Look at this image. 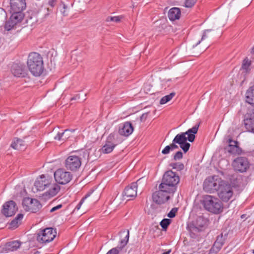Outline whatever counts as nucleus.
I'll use <instances>...</instances> for the list:
<instances>
[{
  "instance_id": "nucleus-1",
  "label": "nucleus",
  "mask_w": 254,
  "mask_h": 254,
  "mask_svg": "<svg viewBox=\"0 0 254 254\" xmlns=\"http://www.w3.org/2000/svg\"><path fill=\"white\" fill-rule=\"evenodd\" d=\"M199 125L200 123L196 124L192 128L189 129L187 131L177 134L175 136L174 138L176 139V141L178 142L180 148L185 153L189 151L190 147V144L188 142L187 140L190 142L194 141L195 138V134L197 132Z\"/></svg>"
},
{
  "instance_id": "nucleus-2",
  "label": "nucleus",
  "mask_w": 254,
  "mask_h": 254,
  "mask_svg": "<svg viewBox=\"0 0 254 254\" xmlns=\"http://www.w3.org/2000/svg\"><path fill=\"white\" fill-rule=\"evenodd\" d=\"M27 64L29 71L35 76H39L43 73V59L39 54L35 52L31 53L28 57Z\"/></svg>"
},
{
  "instance_id": "nucleus-3",
  "label": "nucleus",
  "mask_w": 254,
  "mask_h": 254,
  "mask_svg": "<svg viewBox=\"0 0 254 254\" xmlns=\"http://www.w3.org/2000/svg\"><path fill=\"white\" fill-rule=\"evenodd\" d=\"M180 182L179 175L172 170L165 172L163 176L161 185V188L165 187L174 193L177 190V185Z\"/></svg>"
},
{
  "instance_id": "nucleus-4",
  "label": "nucleus",
  "mask_w": 254,
  "mask_h": 254,
  "mask_svg": "<svg viewBox=\"0 0 254 254\" xmlns=\"http://www.w3.org/2000/svg\"><path fill=\"white\" fill-rule=\"evenodd\" d=\"M202 204L206 210L214 214H219L223 210L222 202L218 198L211 195H205Z\"/></svg>"
},
{
  "instance_id": "nucleus-5",
  "label": "nucleus",
  "mask_w": 254,
  "mask_h": 254,
  "mask_svg": "<svg viewBox=\"0 0 254 254\" xmlns=\"http://www.w3.org/2000/svg\"><path fill=\"white\" fill-rule=\"evenodd\" d=\"M174 193L165 187L161 188V185H159V190L152 194V199L153 201L158 204H164L170 198L171 195H173Z\"/></svg>"
},
{
  "instance_id": "nucleus-6",
  "label": "nucleus",
  "mask_w": 254,
  "mask_h": 254,
  "mask_svg": "<svg viewBox=\"0 0 254 254\" xmlns=\"http://www.w3.org/2000/svg\"><path fill=\"white\" fill-rule=\"evenodd\" d=\"M57 235L56 230L51 228H46L40 230L36 236L37 241L42 244H46L52 241Z\"/></svg>"
},
{
  "instance_id": "nucleus-7",
  "label": "nucleus",
  "mask_w": 254,
  "mask_h": 254,
  "mask_svg": "<svg viewBox=\"0 0 254 254\" xmlns=\"http://www.w3.org/2000/svg\"><path fill=\"white\" fill-rule=\"evenodd\" d=\"M219 198L224 202H228L233 195L231 185L224 181H221L220 186L217 190Z\"/></svg>"
},
{
  "instance_id": "nucleus-8",
  "label": "nucleus",
  "mask_w": 254,
  "mask_h": 254,
  "mask_svg": "<svg viewBox=\"0 0 254 254\" xmlns=\"http://www.w3.org/2000/svg\"><path fill=\"white\" fill-rule=\"evenodd\" d=\"M217 178V176H214L209 177L204 180L203 188L205 191L209 193L217 191L222 181L220 179L218 180Z\"/></svg>"
},
{
  "instance_id": "nucleus-9",
  "label": "nucleus",
  "mask_w": 254,
  "mask_h": 254,
  "mask_svg": "<svg viewBox=\"0 0 254 254\" xmlns=\"http://www.w3.org/2000/svg\"><path fill=\"white\" fill-rule=\"evenodd\" d=\"M54 178L55 181L59 184L65 185L71 180L72 175L70 172L66 171L63 168H61L55 172Z\"/></svg>"
},
{
  "instance_id": "nucleus-10",
  "label": "nucleus",
  "mask_w": 254,
  "mask_h": 254,
  "mask_svg": "<svg viewBox=\"0 0 254 254\" xmlns=\"http://www.w3.org/2000/svg\"><path fill=\"white\" fill-rule=\"evenodd\" d=\"M64 165L67 170L75 172L81 165V158L76 155H70L65 160Z\"/></svg>"
},
{
  "instance_id": "nucleus-11",
  "label": "nucleus",
  "mask_w": 254,
  "mask_h": 254,
  "mask_svg": "<svg viewBox=\"0 0 254 254\" xmlns=\"http://www.w3.org/2000/svg\"><path fill=\"white\" fill-rule=\"evenodd\" d=\"M233 167L236 171L244 173L249 169L250 163L248 159L245 157H238L233 161Z\"/></svg>"
},
{
  "instance_id": "nucleus-12",
  "label": "nucleus",
  "mask_w": 254,
  "mask_h": 254,
  "mask_svg": "<svg viewBox=\"0 0 254 254\" xmlns=\"http://www.w3.org/2000/svg\"><path fill=\"white\" fill-rule=\"evenodd\" d=\"M116 136L114 133H111L106 138L104 145L101 148L102 152L104 154H108L113 151L119 142L116 141Z\"/></svg>"
},
{
  "instance_id": "nucleus-13",
  "label": "nucleus",
  "mask_w": 254,
  "mask_h": 254,
  "mask_svg": "<svg viewBox=\"0 0 254 254\" xmlns=\"http://www.w3.org/2000/svg\"><path fill=\"white\" fill-rule=\"evenodd\" d=\"M52 178L47 175H42L38 178L34 183V186L38 191L44 190L50 187L52 182Z\"/></svg>"
},
{
  "instance_id": "nucleus-14",
  "label": "nucleus",
  "mask_w": 254,
  "mask_h": 254,
  "mask_svg": "<svg viewBox=\"0 0 254 254\" xmlns=\"http://www.w3.org/2000/svg\"><path fill=\"white\" fill-rule=\"evenodd\" d=\"M1 213L5 217H10L15 214L18 210L16 203L13 200L6 202L2 206Z\"/></svg>"
},
{
  "instance_id": "nucleus-15",
  "label": "nucleus",
  "mask_w": 254,
  "mask_h": 254,
  "mask_svg": "<svg viewBox=\"0 0 254 254\" xmlns=\"http://www.w3.org/2000/svg\"><path fill=\"white\" fill-rule=\"evenodd\" d=\"M11 72L15 77H25L27 75V70L25 65L20 63H14L11 67Z\"/></svg>"
},
{
  "instance_id": "nucleus-16",
  "label": "nucleus",
  "mask_w": 254,
  "mask_h": 254,
  "mask_svg": "<svg viewBox=\"0 0 254 254\" xmlns=\"http://www.w3.org/2000/svg\"><path fill=\"white\" fill-rule=\"evenodd\" d=\"M227 142L228 143V145L225 148V149L229 153L240 155L243 153V150L239 146V142L237 141L233 140L232 137H230Z\"/></svg>"
},
{
  "instance_id": "nucleus-17",
  "label": "nucleus",
  "mask_w": 254,
  "mask_h": 254,
  "mask_svg": "<svg viewBox=\"0 0 254 254\" xmlns=\"http://www.w3.org/2000/svg\"><path fill=\"white\" fill-rule=\"evenodd\" d=\"M140 180L139 179L136 182H133L130 185L126 187L123 193V196L129 198L128 200L135 198L137 195V184Z\"/></svg>"
},
{
  "instance_id": "nucleus-18",
  "label": "nucleus",
  "mask_w": 254,
  "mask_h": 254,
  "mask_svg": "<svg viewBox=\"0 0 254 254\" xmlns=\"http://www.w3.org/2000/svg\"><path fill=\"white\" fill-rule=\"evenodd\" d=\"M227 234H225L224 236L222 233L218 235L212 247L210 250L209 254H216L219 252L224 245L225 240L227 238Z\"/></svg>"
},
{
  "instance_id": "nucleus-19",
  "label": "nucleus",
  "mask_w": 254,
  "mask_h": 254,
  "mask_svg": "<svg viewBox=\"0 0 254 254\" xmlns=\"http://www.w3.org/2000/svg\"><path fill=\"white\" fill-rule=\"evenodd\" d=\"M10 12H22L26 7L25 0H10Z\"/></svg>"
},
{
  "instance_id": "nucleus-20",
  "label": "nucleus",
  "mask_w": 254,
  "mask_h": 254,
  "mask_svg": "<svg viewBox=\"0 0 254 254\" xmlns=\"http://www.w3.org/2000/svg\"><path fill=\"white\" fill-rule=\"evenodd\" d=\"M133 127L132 124L128 122H125L123 126L120 127L119 133L121 135L129 136L133 131Z\"/></svg>"
},
{
  "instance_id": "nucleus-21",
  "label": "nucleus",
  "mask_w": 254,
  "mask_h": 254,
  "mask_svg": "<svg viewBox=\"0 0 254 254\" xmlns=\"http://www.w3.org/2000/svg\"><path fill=\"white\" fill-rule=\"evenodd\" d=\"M10 146L16 150H24L26 148V144L22 139L15 138L13 139Z\"/></svg>"
},
{
  "instance_id": "nucleus-22",
  "label": "nucleus",
  "mask_w": 254,
  "mask_h": 254,
  "mask_svg": "<svg viewBox=\"0 0 254 254\" xmlns=\"http://www.w3.org/2000/svg\"><path fill=\"white\" fill-rule=\"evenodd\" d=\"M49 190L43 195L48 196L49 198L56 195L60 191L61 187L56 183L52 184L50 185Z\"/></svg>"
},
{
  "instance_id": "nucleus-23",
  "label": "nucleus",
  "mask_w": 254,
  "mask_h": 254,
  "mask_svg": "<svg viewBox=\"0 0 254 254\" xmlns=\"http://www.w3.org/2000/svg\"><path fill=\"white\" fill-rule=\"evenodd\" d=\"M244 122L247 130L254 133V118L247 115L246 116Z\"/></svg>"
},
{
  "instance_id": "nucleus-24",
  "label": "nucleus",
  "mask_w": 254,
  "mask_h": 254,
  "mask_svg": "<svg viewBox=\"0 0 254 254\" xmlns=\"http://www.w3.org/2000/svg\"><path fill=\"white\" fill-rule=\"evenodd\" d=\"M21 242L19 241H12L6 243L4 245V249L6 251H15L20 248Z\"/></svg>"
},
{
  "instance_id": "nucleus-25",
  "label": "nucleus",
  "mask_w": 254,
  "mask_h": 254,
  "mask_svg": "<svg viewBox=\"0 0 254 254\" xmlns=\"http://www.w3.org/2000/svg\"><path fill=\"white\" fill-rule=\"evenodd\" d=\"M181 16V10L178 7L171 8L168 13V16L171 21L179 19Z\"/></svg>"
},
{
  "instance_id": "nucleus-26",
  "label": "nucleus",
  "mask_w": 254,
  "mask_h": 254,
  "mask_svg": "<svg viewBox=\"0 0 254 254\" xmlns=\"http://www.w3.org/2000/svg\"><path fill=\"white\" fill-rule=\"evenodd\" d=\"M187 229L190 232L191 237L195 238L196 234L201 231V229L194 223L190 222L188 224Z\"/></svg>"
},
{
  "instance_id": "nucleus-27",
  "label": "nucleus",
  "mask_w": 254,
  "mask_h": 254,
  "mask_svg": "<svg viewBox=\"0 0 254 254\" xmlns=\"http://www.w3.org/2000/svg\"><path fill=\"white\" fill-rule=\"evenodd\" d=\"M246 102L254 106V84L251 86L246 92Z\"/></svg>"
},
{
  "instance_id": "nucleus-28",
  "label": "nucleus",
  "mask_w": 254,
  "mask_h": 254,
  "mask_svg": "<svg viewBox=\"0 0 254 254\" xmlns=\"http://www.w3.org/2000/svg\"><path fill=\"white\" fill-rule=\"evenodd\" d=\"M23 215L22 214H18L16 217L12 220L9 224V228L10 229H15L17 228L21 224Z\"/></svg>"
},
{
  "instance_id": "nucleus-29",
  "label": "nucleus",
  "mask_w": 254,
  "mask_h": 254,
  "mask_svg": "<svg viewBox=\"0 0 254 254\" xmlns=\"http://www.w3.org/2000/svg\"><path fill=\"white\" fill-rule=\"evenodd\" d=\"M177 144H178V142L176 141V139L174 138L172 143L170 145L166 146L162 150V153L163 154H169L171 151H173L175 149H177L179 148V146Z\"/></svg>"
},
{
  "instance_id": "nucleus-30",
  "label": "nucleus",
  "mask_w": 254,
  "mask_h": 254,
  "mask_svg": "<svg viewBox=\"0 0 254 254\" xmlns=\"http://www.w3.org/2000/svg\"><path fill=\"white\" fill-rule=\"evenodd\" d=\"M11 14L10 18L16 23L20 22L24 17V14L22 12H10Z\"/></svg>"
},
{
  "instance_id": "nucleus-31",
  "label": "nucleus",
  "mask_w": 254,
  "mask_h": 254,
  "mask_svg": "<svg viewBox=\"0 0 254 254\" xmlns=\"http://www.w3.org/2000/svg\"><path fill=\"white\" fill-rule=\"evenodd\" d=\"M32 202H36V199L30 197H25L23 199L22 205L26 211H29L30 206L32 205Z\"/></svg>"
},
{
  "instance_id": "nucleus-32",
  "label": "nucleus",
  "mask_w": 254,
  "mask_h": 254,
  "mask_svg": "<svg viewBox=\"0 0 254 254\" xmlns=\"http://www.w3.org/2000/svg\"><path fill=\"white\" fill-rule=\"evenodd\" d=\"M36 202H32V205L30 206L29 211L33 213H36L40 210L42 207V205L39 201L36 199Z\"/></svg>"
},
{
  "instance_id": "nucleus-33",
  "label": "nucleus",
  "mask_w": 254,
  "mask_h": 254,
  "mask_svg": "<svg viewBox=\"0 0 254 254\" xmlns=\"http://www.w3.org/2000/svg\"><path fill=\"white\" fill-rule=\"evenodd\" d=\"M194 223L201 229L206 224V220L202 216H198Z\"/></svg>"
},
{
  "instance_id": "nucleus-34",
  "label": "nucleus",
  "mask_w": 254,
  "mask_h": 254,
  "mask_svg": "<svg viewBox=\"0 0 254 254\" xmlns=\"http://www.w3.org/2000/svg\"><path fill=\"white\" fill-rule=\"evenodd\" d=\"M129 230H127V235L125 236V238L123 240H121L120 241V246L118 247V249L120 251L122 250L127 244V243L128 242L129 239Z\"/></svg>"
},
{
  "instance_id": "nucleus-35",
  "label": "nucleus",
  "mask_w": 254,
  "mask_h": 254,
  "mask_svg": "<svg viewBox=\"0 0 254 254\" xmlns=\"http://www.w3.org/2000/svg\"><path fill=\"white\" fill-rule=\"evenodd\" d=\"M175 95V92H172L170 94L163 97L160 100V104H164L170 101Z\"/></svg>"
},
{
  "instance_id": "nucleus-36",
  "label": "nucleus",
  "mask_w": 254,
  "mask_h": 254,
  "mask_svg": "<svg viewBox=\"0 0 254 254\" xmlns=\"http://www.w3.org/2000/svg\"><path fill=\"white\" fill-rule=\"evenodd\" d=\"M16 24L17 23L10 18L6 22L4 25V28L7 31H9L14 28Z\"/></svg>"
},
{
  "instance_id": "nucleus-37",
  "label": "nucleus",
  "mask_w": 254,
  "mask_h": 254,
  "mask_svg": "<svg viewBox=\"0 0 254 254\" xmlns=\"http://www.w3.org/2000/svg\"><path fill=\"white\" fill-rule=\"evenodd\" d=\"M170 165L173 169H176L178 171L183 170L185 168L184 164L181 162L171 163Z\"/></svg>"
},
{
  "instance_id": "nucleus-38",
  "label": "nucleus",
  "mask_w": 254,
  "mask_h": 254,
  "mask_svg": "<svg viewBox=\"0 0 254 254\" xmlns=\"http://www.w3.org/2000/svg\"><path fill=\"white\" fill-rule=\"evenodd\" d=\"M171 222V220L170 219L164 218L160 222V225L163 230H166L168 228Z\"/></svg>"
},
{
  "instance_id": "nucleus-39",
  "label": "nucleus",
  "mask_w": 254,
  "mask_h": 254,
  "mask_svg": "<svg viewBox=\"0 0 254 254\" xmlns=\"http://www.w3.org/2000/svg\"><path fill=\"white\" fill-rule=\"evenodd\" d=\"M251 65V61L249 60L248 58H246L244 60L243 62L242 67L243 68V69L248 71L249 70H250L249 67Z\"/></svg>"
},
{
  "instance_id": "nucleus-40",
  "label": "nucleus",
  "mask_w": 254,
  "mask_h": 254,
  "mask_svg": "<svg viewBox=\"0 0 254 254\" xmlns=\"http://www.w3.org/2000/svg\"><path fill=\"white\" fill-rule=\"evenodd\" d=\"M93 192V191H91V192H88L81 199V200L80 201L79 203L76 205V206L75 207V209L78 210L80 208V207L81 206V205L83 204V203L84 202V200L85 199H86L88 197H89V196H90V195H91V194Z\"/></svg>"
},
{
  "instance_id": "nucleus-41",
  "label": "nucleus",
  "mask_w": 254,
  "mask_h": 254,
  "mask_svg": "<svg viewBox=\"0 0 254 254\" xmlns=\"http://www.w3.org/2000/svg\"><path fill=\"white\" fill-rule=\"evenodd\" d=\"M68 131H69V130L65 129L63 132H58L57 134L54 137V139L57 140H62V137L65 135L66 133H67Z\"/></svg>"
},
{
  "instance_id": "nucleus-42",
  "label": "nucleus",
  "mask_w": 254,
  "mask_h": 254,
  "mask_svg": "<svg viewBox=\"0 0 254 254\" xmlns=\"http://www.w3.org/2000/svg\"><path fill=\"white\" fill-rule=\"evenodd\" d=\"M121 19V17L118 16H108L106 18V21L109 22V21H114L116 22H118L120 21Z\"/></svg>"
},
{
  "instance_id": "nucleus-43",
  "label": "nucleus",
  "mask_w": 254,
  "mask_h": 254,
  "mask_svg": "<svg viewBox=\"0 0 254 254\" xmlns=\"http://www.w3.org/2000/svg\"><path fill=\"white\" fill-rule=\"evenodd\" d=\"M197 0H185V6L186 7H191L196 3Z\"/></svg>"
},
{
  "instance_id": "nucleus-44",
  "label": "nucleus",
  "mask_w": 254,
  "mask_h": 254,
  "mask_svg": "<svg viewBox=\"0 0 254 254\" xmlns=\"http://www.w3.org/2000/svg\"><path fill=\"white\" fill-rule=\"evenodd\" d=\"M178 211V208L176 207L173 208L168 213L167 216L170 218H173L175 217L176 213Z\"/></svg>"
},
{
  "instance_id": "nucleus-45",
  "label": "nucleus",
  "mask_w": 254,
  "mask_h": 254,
  "mask_svg": "<svg viewBox=\"0 0 254 254\" xmlns=\"http://www.w3.org/2000/svg\"><path fill=\"white\" fill-rule=\"evenodd\" d=\"M183 157V153L181 151H178L174 154L173 159L174 160H180L182 159Z\"/></svg>"
},
{
  "instance_id": "nucleus-46",
  "label": "nucleus",
  "mask_w": 254,
  "mask_h": 254,
  "mask_svg": "<svg viewBox=\"0 0 254 254\" xmlns=\"http://www.w3.org/2000/svg\"><path fill=\"white\" fill-rule=\"evenodd\" d=\"M211 30V29H206L203 31L201 40L197 43V44H196V46L198 45L199 44H200L201 41H203V40H204L205 38H206L207 37L206 33H207V32H208L210 31Z\"/></svg>"
},
{
  "instance_id": "nucleus-47",
  "label": "nucleus",
  "mask_w": 254,
  "mask_h": 254,
  "mask_svg": "<svg viewBox=\"0 0 254 254\" xmlns=\"http://www.w3.org/2000/svg\"><path fill=\"white\" fill-rule=\"evenodd\" d=\"M120 251L117 248H113L110 250L107 254H119Z\"/></svg>"
},
{
  "instance_id": "nucleus-48",
  "label": "nucleus",
  "mask_w": 254,
  "mask_h": 254,
  "mask_svg": "<svg viewBox=\"0 0 254 254\" xmlns=\"http://www.w3.org/2000/svg\"><path fill=\"white\" fill-rule=\"evenodd\" d=\"M63 207V205L62 204H59L55 207H53L51 210L50 212H53L60 208H61Z\"/></svg>"
},
{
  "instance_id": "nucleus-49",
  "label": "nucleus",
  "mask_w": 254,
  "mask_h": 254,
  "mask_svg": "<svg viewBox=\"0 0 254 254\" xmlns=\"http://www.w3.org/2000/svg\"><path fill=\"white\" fill-rule=\"evenodd\" d=\"M148 112L143 114L140 116V118L141 121H145L146 118H147V116H148Z\"/></svg>"
},
{
  "instance_id": "nucleus-50",
  "label": "nucleus",
  "mask_w": 254,
  "mask_h": 254,
  "mask_svg": "<svg viewBox=\"0 0 254 254\" xmlns=\"http://www.w3.org/2000/svg\"><path fill=\"white\" fill-rule=\"evenodd\" d=\"M56 1H57V0H49V1H48L49 4L50 6L54 7L55 5V3H56Z\"/></svg>"
},
{
  "instance_id": "nucleus-51",
  "label": "nucleus",
  "mask_w": 254,
  "mask_h": 254,
  "mask_svg": "<svg viewBox=\"0 0 254 254\" xmlns=\"http://www.w3.org/2000/svg\"><path fill=\"white\" fill-rule=\"evenodd\" d=\"M66 6L65 5H64L63 6V8L64 9V11H62V13L63 14V15L64 16H66L67 15V13L66 12L65 10V9L66 8Z\"/></svg>"
},
{
  "instance_id": "nucleus-52",
  "label": "nucleus",
  "mask_w": 254,
  "mask_h": 254,
  "mask_svg": "<svg viewBox=\"0 0 254 254\" xmlns=\"http://www.w3.org/2000/svg\"><path fill=\"white\" fill-rule=\"evenodd\" d=\"M248 115L254 118V109L252 111V113L251 114H248Z\"/></svg>"
},
{
  "instance_id": "nucleus-53",
  "label": "nucleus",
  "mask_w": 254,
  "mask_h": 254,
  "mask_svg": "<svg viewBox=\"0 0 254 254\" xmlns=\"http://www.w3.org/2000/svg\"><path fill=\"white\" fill-rule=\"evenodd\" d=\"M66 133L65 134V135L63 136L64 137V138L63 139V140H65V139H66L67 138H68V136L67 135V134H66Z\"/></svg>"
},
{
  "instance_id": "nucleus-54",
  "label": "nucleus",
  "mask_w": 254,
  "mask_h": 254,
  "mask_svg": "<svg viewBox=\"0 0 254 254\" xmlns=\"http://www.w3.org/2000/svg\"><path fill=\"white\" fill-rule=\"evenodd\" d=\"M170 252H171V250H169L168 251L163 253L162 254H169Z\"/></svg>"
},
{
  "instance_id": "nucleus-55",
  "label": "nucleus",
  "mask_w": 254,
  "mask_h": 254,
  "mask_svg": "<svg viewBox=\"0 0 254 254\" xmlns=\"http://www.w3.org/2000/svg\"><path fill=\"white\" fill-rule=\"evenodd\" d=\"M219 173H220L221 175H222V176H224V173H224V172H223V171H219Z\"/></svg>"
},
{
  "instance_id": "nucleus-56",
  "label": "nucleus",
  "mask_w": 254,
  "mask_h": 254,
  "mask_svg": "<svg viewBox=\"0 0 254 254\" xmlns=\"http://www.w3.org/2000/svg\"><path fill=\"white\" fill-rule=\"evenodd\" d=\"M39 253H40V252H38V251H36V252H35V253H34V254H39Z\"/></svg>"
},
{
  "instance_id": "nucleus-57",
  "label": "nucleus",
  "mask_w": 254,
  "mask_h": 254,
  "mask_svg": "<svg viewBox=\"0 0 254 254\" xmlns=\"http://www.w3.org/2000/svg\"><path fill=\"white\" fill-rule=\"evenodd\" d=\"M252 52H254V47H253L252 49Z\"/></svg>"
},
{
  "instance_id": "nucleus-58",
  "label": "nucleus",
  "mask_w": 254,
  "mask_h": 254,
  "mask_svg": "<svg viewBox=\"0 0 254 254\" xmlns=\"http://www.w3.org/2000/svg\"><path fill=\"white\" fill-rule=\"evenodd\" d=\"M126 232V230H124V231H122L121 233H125Z\"/></svg>"
},
{
  "instance_id": "nucleus-59",
  "label": "nucleus",
  "mask_w": 254,
  "mask_h": 254,
  "mask_svg": "<svg viewBox=\"0 0 254 254\" xmlns=\"http://www.w3.org/2000/svg\"><path fill=\"white\" fill-rule=\"evenodd\" d=\"M92 200H93L92 199L90 200L89 201V202H90L92 201Z\"/></svg>"
},
{
  "instance_id": "nucleus-60",
  "label": "nucleus",
  "mask_w": 254,
  "mask_h": 254,
  "mask_svg": "<svg viewBox=\"0 0 254 254\" xmlns=\"http://www.w3.org/2000/svg\"><path fill=\"white\" fill-rule=\"evenodd\" d=\"M253 254H254V250H253Z\"/></svg>"
}]
</instances>
